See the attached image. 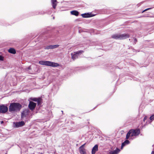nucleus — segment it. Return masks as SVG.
<instances>
[{
	"instance_id": "obj_1",
	"label": "nucleus",
	"mask_w": 154,
	"mask_h": 154,
	"mask_svg": "<svg viewBox=\"0 0 154 154\" xmlns=\"http://www.w3.org/2000/svg\"><path fill=\"white\" fill-rule=\"evenodd\" d=\"M21 105L18 103H11L9 106V111L10 112L19 111L21 108Z\"/></svg>"
},
{
	"instance_id": "obj_2",
	"label": "nucleus",
	"mask_w": 154,
	"mask_h": 154,
	"mask_svg": "<svg viewBox=\"0 0 154 154\" xmlns=\"http://www.w3.org/2000/svg\"><path fill=\"white\" fill-rule=\"evenodd\" d=\"M39 63L41 65L52 67H57L59 66V64L57 63L48 61H40L39 62Z\"/></svg>"
},
{
	"instance_id": "obj_3",
	"label": "nucleus",
	"mask_w": 154,
	"mask_h": 154,
	"mask_svg": "<svg viewBox=\"0 0 154 154\" xmlns=\"http://www.w3.org/2000/svg\"><path fill=\"white\" fill-rule=\"evenodd\" d=\"M140 133V130L139 129L130 130L127 133L126 139H128L130 136L133 137L138 135Z\"/></svg>"
},
{
	"instance_id": "obj_4",
	"label": "nucleus",
	"mask_w": 154,
	"mask_h": 154,
	"mask_svg": "<svg viewBox=\"0 0 154 154\" xmlns=\"http://www.w3.org/2000/svg\"><path fill=\"white\" fill-rule=\"evenodd\" d=\"M129 37L128 34H115L112 36V38L115 39H123L128 38Z\"/></svg>"
},
{
	"instance_id": "obj_5",
	"label": "nucleus",
	"mask_w": 154,
	"mask_h": 154,
	"mask_svg": "<svg viewBox=\"0 0 154 154\" xmlns=\"http://www.w3.org/2000/svg\"><path fill=\"white\" fill-rule=\"evenodd\" d=\"M83 52V51H78L74 52L73 53H72L71 54L72 59L73 60H74L77 58L79 55L82 53Z\"/></svg>"
},
{
	"instance_id": "obj_6",
	"label": "nucleus",
	"mask_w": 154,
	"mask_h": 154,
	"mask_svg": "<svg viewBox=\"0 0 154 154\" xmlns=\"http://www.w3.org/2000/svg\"><path fill=\"white\" fill-rule=\"evenodd\" d=\"M86 144L85 143L84 144L82 145L79 148V150L80 152V153L81 154H86V149L84 148V146Z\"/></svg>"
},
{
	"instance_id": "obj_7",
	"label": "nucleus",
	"mask_w": 154,
	"mask_h": 154,
	"mask_svg": "<svg viewBox=\"0 0 154 154\" xmlns=\"http://www.w3.org/2000/svg\"><path fill=\"white\" fill-rule=\"evenodd\" d=\"M8 110V108L4 105L0 106V112L5 113Z\"/></svg>"
},
{
	"instance_id": "obj_8",
	"label": "nucleus",
	"mask_w": 154,
	"mask_h": 154,
	"mask_svg": "<svg viewBox=\"0 0 154 154\" xmlns=\"http://www.w3.org/2000/svg\"><path fill=\"white\" fill-rule=\"evenodd\" d=\"M95 15L96 14H93L92 13H85L82 14V17L84 18L91 17L95 16Z\"/></svg>"
},
{
	"instance_id": "obj_9",
	"label": "nucleus",
	"mask_w": 154,
	"mask_h": 154,
	"mask_svg": "<svg viewBox=\"0 0 154 154\" xmlns=\"http://www.w3.org/2000/svg\"><path fill=\"white\" fill-rule=\"evenodd\" d=\"M36 106V103L32 101L29 102V104L28 105L29 108L31 110H33Z\"/></svg>"
},
{
	"instance_id": "obj_10",
	"label": "nucleus",
	"mask_w": 154,
	"mask_h": 154,
	"mask_svg": "<svg viewBox=\"0 0 154 154\" xmlns=\"http://www.w3.org/2000/svg\"><path fill=\"white\" fill-rule=\"evenodd\" d=\"M15 126L16 128H18L22 127L25 125V123L23 121H21L19 122L14 123Z\"/></svg>"
},
{
	"instance_id": "obj_11",
	"label": "nucleus",
	"mask_w": 154,
	"mask_h": 154,
	"mask_svg": "<svg viewBox=\"0 0 154 154\" xmlns=\"http://www.w3.org/2000/svg\"><path fill=\"white\" fill-rule=\"evenodd\" d=\"M30 99L33 101L37 102L38 105L40 104V103L42 100L41 98H31Z\"/></svg>"
},
{
	"instance_id": "obj_12",
	"label": "nucleus",
	"mask_w": 154,
	"mask_h": 154,
	"mask_svg": "<svg viewBox=\"0 0 154 154\" xmlns=\"http://www.w3.org/2000/svg\"><path fill=\"white\" fill-rule=\"evenodd\" d=\"M59 46V45H50L46 47L45 49H53L57 48Z\"/></svg>"
},
{
	"instance_id": "obj_13",
	"label": "nucleus",
	"mask_w": 154,
	"mask_h": 154,
	"mask_svg": "<svg viewBox=\"0 0 154 154\" xmlns=\"http://www.w3.org/2000/svg\"><path fill=\"white\" fill-rule=\"evenodd\" d=\"M51 3L53 9H55L58 3L57 0H51Z\"/></svg>"
},
{
	"instance_id": "obj_14",
	"label": "nucleus",
	"mask_w": 154,
	"mask_h": 154,
	"mask_svg": "<svg viewBox=\"0 0 154 154\" xmlns=\"http://www.w3.org/2000/svg\"><path fill=\"white\" fill-rule=\"evenodd\" d=\"M98 146L97 145H96L93 148L92 150V154H95L96 152L98 151Z\"/></svg>"
},
{
	"instance_id": "obj_15",
	"label": "nucleus",
	"mask_w": 154,
	"mask_h": 154,
	"mask_svg": "<svg viewBox=\"0 0 154 154\" xmlns=\"http://www.w3.org/2000/svg\"><path fill=\"white\" fill-rule=\"evenodd\" d=\"M8 51L9 53L14 54L16 53V51L15 49L13 48H10L8 50Z\"/></svg>"
},
{
	"instance_id": "obj_16",
	"label": "nucleus",
	"mask_w": 154,
	"mask_h": 154,
	"mask_svg": "<svg viewBox=\"0 0 154 154\" xmlns=\"http://www.w3.org/2000/svg\"><path fill=\"white\" fill-rule=\"evenodd\" d=\"M120 151V150L119 149L117 148L114 151H111L110 153L111 154H117Z\"/></svg>"
},
{
	"instance_id": "obj_17",
	"label": "nucleus",
	"mask_w": 154,
	"mask_h": 154,
	"mask_svg": "<svg viewBox=\"0 0 154 154\" xmlns=\"http://www.w3.org/2000/svg\"><path fill=\"white\" fill-rule=\"evenodd\" d=\"M70 12L71 14L75 16H77L79 14L78 12L77 11H76L75 10L71 11Z\"/></svg>"
},
{
	"instance_id": "obj_18",
	"label": "nucleus",
	"mask_w": 154,
	"mask_h": 154,
	"mask_svg": "<svg viewBox=\"0 0 154 154\" xmlns=\"http://www.w3.org/2000/svg\"><path fill=\"white\" fill-rule=\"evenodd\" d=\"M129 143V141L128 140H125L124 143H122L121 148L122 149V147L125 146V145L126 144H128Z\"/></svg>"
},
{
	"instance_id": "obj_19",
	"label": "nucleus",
	"mask_w": 154,
	"mask_h": 154,
	"mask_svg": "<svg viewBox=\"0 0 154 154\" xmlns=\"http://www.w3.org/2000/svg\"><path fill=\"white\" fill-rule=\"evenodd\" d=\"M151 120H152L154 119V115L152 116L150 118Z\"/></svg>"
},
{
	"instance_id": "obj_20",
	"label": "nucleus",
	"mask_w": 154,
	"mask_h": 154,
	"mask_svg": "<svg viewBox=\"0 0 154 154\" xmlns=\"http://www.w3.org/2000/svg\"><path fill=\"white\" fill-rule=\"evenodd\" d=\"M4 57L1 55H0V60H3Z\"/></svg>"
},
{
	"instance_id": "obj_21",
	"label": "nucleus",
	"mask_w": 154,
	"mask_h": 154,
	"mask_svg": "<svg viewBox=\"0 0 154 154\" xmlns=\"http://www.w3.org/2000/svg\"><path fill=\"white\" fill-rule=\"evenodd\" d=\"M21 116L22 118H23L24 116V112H23L22 113Z\"/></svg>"
},
{
	"instance_id": "obj_22",
	"label": "nucleus",
	"mask_w": 154,
	"mask_h": 154,
	"mask_svg": "<svg viewBox=\"0 0 154 154\" xmlns=\"http://www.w3.org/2000/svg\"><path fill=\"white\" fill-rule=\"evenodd\" d=\"M151 154H154V151H152L151 152Z\"/></svg>"
},
{
	"instance_id": "obj_23",
	"label": "nucleus",
	"mask_w": 154,
	"mask_h": 154,
	"mask_svg": "<svg viewBox=\"0 0 154 154\" xmlns=\"http://www.w3.org/2000/svg\"><path fill=\"white\" fill-rule=\"evenodd\" d=\"M151 8H146V9L145 10H150Z\"/></svg>"
},
{
	"instance_id": "obj_24",
	"label": "nucleus",
	"mask_w": 154,
	"mask_h": 154,
	"mask_svg": "<svg viewBox=\"0 0 154 154\" xmlns=\"http://www.w3.org/2000/svg\"><path fill=\"white\" fill-rule=\"evenodd\" d=\"M3 122H3V121H2L1 122V124H3Z\"/></svg>"
},
{
	"instance_id": "obj_25",
	"label": "nucleus",
	"mask_w": 154,
	"mask_h": 154,
	"mask_svg": "<svg viewBox=\"0 0 154 154\" xmlns=\"http://www.w3.org/2000/svg\"><path fill=\"white\" fill-rule=\"evenodd\" d=\"M146 10H143L142 12V13H143L145 11H146Z\"/></svg>"
},
{
	"instance_id": "obj_26",
	"label": "nucleus",
	"mask_w": 154,
	"mask_h": 154,
	"mask_svg": "<svg viewBox=\"0 0 154 154\" xmlns=\"http://www.w3.org/2000/svg\"><path fill=\"white\" fill-rule=\"evenodd\" d=\"M29 69H30V67H29Z\"/></svg>"
},
{
	"instance_id": "obj_27",
	"label": "nucleus",
	"mask_w": 154,
	"mask_h": 154,
	"mask_svg": "<svg viewBox=\"0 0 154 154\" xmlns=\"http://www.w3.org/2000/svg\"><path fill=\"white\" fill-rule=\"evenodd\" d=\"M5 154H7L6 153Z\"/></svg>"
}]
</instances>
